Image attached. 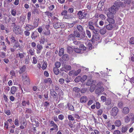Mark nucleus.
I'll return each mask as SVG.
<instances>
[{
    "instance_id": "58",
    "label": "nucleus",
    "mask_w": 134,
    "mask_h": 134,
    "mask_svg": "<svg viewBox=\"0 0 134 134\" xmlns=\"http://www.w3.org/2000/svg\"><path fill=\"white\" fill-rule=\"evenodd\" d=\"M11 14L14 16H15L16 14V11L15 9H13L11 12Z\"/></svg>"
},
{
    "instance_id": "44",
    "label": "nucleus",
    "mask_w": 134,
    "mask_h": 134,
    "mask_svg": "<svg viewBox=\"0 0 134 134\" xmlns=\"http://www.w3.org/2000/svg\"><path fill=\"white\" fill-rule=\"evenodd\" d=\"M64 67L68 70H70L71 69V66L69 65H64Z\"/></svg>"
},
{
    "instance_id": "13",
    "label": "nucleus",
    "mask_w": 134,
    "mask_h": 134,
    "mask_svg": "<svg viewBox=\"0 0 134 134\" xmlns=\"http://www.w3.org/2000/svg\"><path fill=\"white\" fill-rule=\"evenodd\" d=\"M130 125H127L123 126L121 128V132H122L125 133L129 128Z\"/></svg>"
},
{
    "instance_id": "7",
    "label": "nucleus",
    "mask_w": 134,
    "mask_h": 134,
    "mask_svg": "<svg viewBox=\"0 0 134 134\" xmlns=\"http://www.w3.org/2000/svg\"><path fill=\"white\" fill-rule=\"evenodd\" d=\"M88 27L89 29L93 31H95L96 32V30L95 29L94 27L93 26L94 23L91 21H89L88 22Z\"/></svg>"
},
{
    "instance_id": "54",
    "label": "nucleus",
    "mask_w": 134,
    "mask_h": 134,
    "mask_svg": "<svg viewBox=\"0 0 134 134\" xmlns=\"http://www.w3.org/2000/svg\"><path fill=\"white\" fill-rule=\"evenodd\" d=\"M73 90L76 92H78L80 91V89L77 87H75L73 88Z\"/></svg>"
},
{
    "instance_id": "41",
    "label": "nucleus",
    "mask_w": 134,
    "mask_h": 134,
    "mask_svg": "<svg viewBox=\"0 0 134 134\" xmlns=\"http://www.w3.org/2000/svg\"><path fill=\"white\" fill-rule=\"evenodd\" d=\"M81 77L80 76H79L77 77L74 80L76 82H78L80 81L81 82Z\"/></svg>"
},
{
    "instance_id": "8",
    "label": "nucleus",
    "mask_w": 134,
    "mask_h": 134,
    "mask_svg": "<svg viewBox=\"0 0 134 134\" xmlns=\"http://www.w3.org/2000/svg\"><path fill=\"white\" fill-rule=\"evenodd\" d=\"M97 32V31L95 32V31H93L94 34L93 35L92 39L98 41L100 39V35L96 33Z\"/></svg>"
},
{
    "instance_id": "56",
    "label": "nucleus",
    "mask_w": 134,
    "mask_h": 134,
    "mask_svg": "<svg viewBox=\"0 0 134 134\" xmlns=\"http://www.w3.org/2000/svg\"><path fill=\"white\" fill-rule=\"evenodd\" d=\"M10 40L12 42V43H14L16 42V40L15 37L13 36H12L11 37H10Z\"/></svg>"
},
{
    "instance_id": "53",
    "label": "nucleus",
    "mask_w": 134,
    "mask_h": 134,
    "mask_svg": "<svg viewBox=\"0 0 134 134\" xmlns=\"http://www.w3.org/2000/svg\"><path fill=\"white\" fill-rule=\"evenodd\" d=\"M96 87H97V88H100L102 87H103L102 86V83L100 82L98 83Z\"/></svg>"
},
{
    "instance_id": "29",
    "label": "nucleus",
    "mask_w": 134,
    "mask_h": 134,
    "mask_svg": "<svg viewBox=\"0 0 134 134\" xmlns=\"http://www.w3.org/2000/svg\"><path fill=\"white\" fill-rule=\"evenodd\" d=\"M10 20L12 22V24H13V25H16V23H17L16 18L15 17H12L10 19Z\"/></svg>"
},
{
    "instance_id": "6",
    "label": "nucleus",
    "mask_w": 134,
    "mask_h": 134,
    "mask_svg": "<svg viewBox=\"0 0 134 134\" xmlns=\"http://www.w3.org/2000/svg\"><path fill=\"white\" fill-rule=\"evenodd\" d=\"M50 93L51 95L53 97L54 99L56 100H57L58 97L57 94L53 89H51L50 90Z\"/></svg>"
},
{
    "instance_id": "25",
    "label": "nucleus",
    "mask_w": 134,
    "mask_h": 134,
    "mask_svg": "<svg viewBox=\"0 0 134 134\" xmlns=\"http://www.w3.org/2000/svg\"><path fill=\"white\" fill-rule=\"evenodd\" d=\"M26 68V66L25 65H24L21 67L19 71V73L21 74L25 72Z\"/></svg>"
},
{
    "instance_id": "33",
    "label": "nucleus",
    "mask_w": 134,
    "mask_h": 134,
    "mask_svg": "<svg viewBox=\"0 0 134 134\" xmlns=\"http://www.w3.org/2000/svg\"><path fill=\"white\" fill-rule=\"evenodd\" d=\"M106 30L104 28H103L100 29L99 30L100 33L102 35L104 34L106 32Z\"/></svg>"
},
{
    "instance_id": "21",
    "label": "nucleus",
    "mask_w": 134,
    "mask_h": 134,
    "mask_svg": "<svg viewBox=\"0 0 134 134\" xmlns=\"http://www.w3.org/2000/svg\"><path fill=\"white\" fill-rule=\"evenodd\" d=\"M63 60L64 61H68L69 59V57L68 55L65 54H64L62 57Z\"/></svg>"
},
{
    "instance_id": "28",
    "label": "nucleus",
    "mask_w": 134,
    "mask_h": 134,
    "mask_svg": "<svg viewBox=\"0 0 134 134\" xmlns=\"http://www.w3.org/2000/svg\"><path fill=\"white\" fill-rule=\"evenodd\" d=\"M42 34L44 36H49L50 34V31L47 30V31H43L42 32Z\"/></svg>"
},
{
    "instance_id": "4",
    "label": "nucleus",
    "mask_w": 134,
    "mask_h": 134,
    "mask_svg": "<svg viewBox=\"0 0 134 134\" xmlns=\"http://www.w3.org/2000/svg\"><path fill=\"white\" fill-rule=\"evenodd\" d=\"M118 9V7L114 5L112 6L110 8H109L108 11L113 14H115L116 11H117Z\"/></svg>"
},
{
    "instance_id": "37",
    "label": "nucleus",
    "mask_w": 134,
    "mask_h": 134,
    "mask_svg": "<svg viewBox=\"0 0 134 134\" xmlns=\"http://www.w3.org/2000/svg\"><path fill=\"white\" fill-rule=\"evenodd\" d=\"M20 46L18 41H16L15 42L13 47L16 49L17 48L20 47Z\"/></svg>"
},
{
    "instance_id": "63",
    "label": "nucleus",
    "mask_w": 134,
    "mask_h": 134,
    "mask_svg": "<svg viewBox=\"0 0 134 134\" xmlns=\"http://www.w3.org/2000/svg\"><path fill=\"white\" fill-rule=\"evenodd\" d=\"M87 47L90 50H91L92 48V46L91 43L89 42L87 44Z\"/></svg>"
},
{
    "instance_id": "61",
    "label": "nucleus",
    "mask_w": 134,
    "mask_h": 134,
    "mask_svg": "<svg viewBox=\"0 0 134 134\" xmlns=\"http://www.w3.org/2000/svg\"><path fill=\"white\" fill-rule=\"evenodd\" d=\"M61 65L60 63L59 62H57L55 64V67L59 68Z\"/></svg>"
},
{
    "instance_id": "15",
    "label": "nucleus",
    "mask_w": 134,
    "mask_h": 134,
    "mask_svg": "<svg viewBox=\"0 0 134 134\" xmlns=\"http://www.w3.org/2000/svg\"><path fill=\"white\" fill-rule=\"evenodd\" d=\"M68 40L70 41H73L75 39V36L74 34H70L68 36Z\"/></svg>"
},
{
    "instance_id": "26",
    "label": "nucleus",
    "mask_w": 134,
    "mask_h": 134,
    "mask_svg": "<svg viewBox=\"0 0 134 134\" xmlns=\"http://www.w3.org/2000/svg\"><path fill=\"white\" fill-rule=\"evenodd\" d=\"M64 50L63 48H62L60 49L59 51L58 55L60 56H62L64 53Z\"/></svg>"
},
{
    "instance_id": "3",
    "label": "nucleus",
    "mask_w": 134,
    "mask_h": 134,
    "mask_svg": "<svg viewBox=\"0 0 134 134\" xmlns=\"http://www.w3.org/2000/svg\"><path fill=\"white\" fill-rule=\"evenodd\" d=\"M22 81L25 84L29 85L30 83V80L29 77L26 74H24L22 76Z\"/></svg>"
},
{
    "instance_id": "45",
    "label": "nucleus",
    "mask_w": 134,
    "mask_h": 134,
    "mask_svg": "<svg viewBox=\"0 0 134 134\" xmlns=\"http://www.w3.org/2000/svg\"><path fill=\"white\" fill-rule=\"evenodd\" d=\"M44 82L46 83H49V84H51L52 83V81L51 78H48L44 80Z\"/></svg>"
},
{
    "instance_id": "5",
    "label": "nucleus",
    "mask_w": 134,
    "mask_h": 134,
    "mask_svg": "<svg viewBox=\"0 0 134 134\" xmlns=\"http://www.w3.org/2000/svg\"><path fill=\"white\" fill-rule=\"evenodd\" d=\"M119 110L118 108L114 107L111 110V114L114 116H116L118 113Z\"/></svg>"
},
{
    "instance_id": "27",
    "label": "nucleus",
    "mask_w": 134,
    "mask_h": 134,
    "mask_svg": "<svg viewBox=\"0 0 134 134\" xmlns=\"http://www.w3.org/2000/svg\"><path fill=\"white\" fill-rule=\"evenodd\" d=\"M67 52L69 54L72 53L73 51L72 48L70 46L68 47L67 48Z\"/></svg>"
},
{
    "instance_id": "22",
    "label": "nucleus",
    "mask_w": 134,
    "mask_h": 134,
    "mask_svg": "<svg viewBox=\"0 0 134 134\" xmlns=\"http://www.w3.org/2000/svg\"><path fill=\"white\" fill-rule=\"evenodd\" d=\"M39 21V18L37 19H36L35 20L34 23V25H33L35 27V28L38 26Z\"/></svg>"
},
{
    "instance_id": "17",
    "label": "nucleus",
    "mask_w": 134,
    "mask_h": 134,
    "mask_svg": "<svg viewBox=\"0 0 134 134\" xmlns=\"http://www.w3.org/2000/svg\"><path fill=\"white\" fill-rule=\"evenodd\" d=\"M129 108L127 107H124L122 110V113L125 114H128L129 112Z\"/></svg>"
},
{
    "instance_id": "2",
    "label": "nucleus",
    "mask_w": 134,
    "mask_h": 134,
    "mask_svg": "<svg viewBox=\"0 0 134 134\" xmlns=\"http://www.w3.org/2000/svg\"><path fill=\"white\" fill-rule=\"evenodd\" d=\"M73 34L75 36V38H77L78 40H80L83 39L85 37L84 35L82 34H80V33L77 31L75 30L74 31Z\"/></svg>"
},
{
    "instance_id": "51",
    "label": "nucleus",
    "mask_w": 134,
    "mask_h": 134,
    "mask_svg": "<svg viewBox=\"0 0 134 134\" xmlns=\"http://www.w3.org/2000/svg\"><path fill=\"white\" fill-rule=\"evenodd\" d=\"M74 50L76 53H80L81 52L80 49H79V48H74Z\"/></svg>"
},
{
    "instance_id": "47",
    "label": "nucleus",
    "mask_w": 134,
    "mask_h": 134,
    "mask_svg": "<svg viewBox=\"0 0 134 134\" xmlns=\"http://www.w3.org/2000/svg\"><path fill=\"white\" fill-rule=\"evenodd\" d=\"M47 67V63L46 62L43 61V64L42 65L41 68L43 70H45Z\"/></svg>"
},
{
    "instance_id": "32",
    "label": "nucleus",
    "mask_w": 134,
    "mask_h": 134,
    "mask_svg": "<svg viewBox=\"0 0 134 134\" xmlns=\"http://www.w3.org/2000/svg\"><path fill=\"white\" fill-rule=\"evenodd\" d=\"M96 85L95 84H93L90 87V91L91 92H93L95 90Z\"/></svg>"
},
{
    "instance_id": "55",
    "label": "nucleus",
    "mask_w": 134,
    "mask_h": 134,
    "mask_svg": "<svg viewBox=\"0 0 134 134\" xmlns=\"http://www.w3.org/2000/svg\"><path fill=\"white\" fill-rule=\"evenodd\" d=\"M31 13L30 12H29L27 13V18L29 22L31 19Z\"/></svg>"
},
{
    "instance_id": "62",
    "label": "nucleus",
    "mask_w": 134,
    "mask_h": 134,
    "mask_svg": "<svg viewBox=\"0 0 134 134\" xmlns=\"http://www.w3.org/2000/svg\"><path fill=\"white\" fill-rule=\"evenodd\" d=\"M103 112L102 109H100L97 111V115L98 116H100L102 115Z\"/></svg>"
},
{
    "instance_id": "48",
    "label": "nucleus",
    "mask_w": 134,
    "mask_h": 134,
    "mask_svg": "<svg viewBox=\"0 0 134 134\" xmlns=\"http://www.w3.org/2000/svg\"><path fill=\"white\" fill-rule=\"evenodd\" d=\"M80 48L81 50L86 51V47L83 44H81L80 45Z\"/></svg>"
},
{
    "instance_id": "60",
    "label": "nucleus",
    "mask_w": 134,
    "mask_h": 134,
    "mask_svg": "<svg viewBox=\"0 0 134 134\" xmlns=\"http://www.w3.org/2000/svg\"><path fill=\"white\" fill-rule=\"evenodd\" d=\"M129 42L131 44H134V37H131L130 40Z\"/></svg>"
},
{
    "instance_id": "64",
    "label": "nucleus",
    "mask_w": 134,
    "mask_h": 134,
    "mask_svg": "<svg viewBox=\"0 0 134 134\" xmlns=\"http://www.w3.org/2000/svg\"><path fill=\"white\" fill-rule=\"evenodd\" d=\"M101 101L103 102H105L107 99L106 97L103 96H101Z\"/></svg>"
},
{
    "instance_id": "42",
    "label": "nucleus",
    "mask_w": 134,
    "mask_h": 134,
    "mask_svg": "<svg viewBox=\"0 0 134 134\" xmlns=\"http://www.w3.org/2000/svg\"><path fill=\"white\" fill-rule=\"evenodd\" d=\"M35 50L34 49L31 48L29 50V54H30L31 55H34Z\"/></svg>"
},
{
    "instance_id": "20",
    "label": "nucleus",
    "mask_w": 134,
    "mask_h": 134,
    "mask_svg": "<svg viewBox=\"0 0 134 134\" xmlns=\"http://www.w3.org/2000/svg\"><path fill=\"white\" fill-rule=\"evenodd\" d=\"M77 28L79 32H84L83 28L81 25H77Z\"/></svg>"
},
{
    "instance_id": "9",
    "label": "nucleus",
    "mask_w": 134,
    "mask_h": 134,
    "mask_svg": "<svg viewBox=\"0 0 134 134\" xmlns=\"http://www.w3.org/2000/svg\"><path fill=\"white\" fill-rule=\"evenodd\" d=\"M25 24L26 26L25 28L26 30L29 31L33 30L35 29V27L31 25L27 24Z\"/></svg>"
},
{
    "instance_id": "57",
    "label": "nucleus",
    "mask_w": 134,
    "mask_h": 134,
    "mask_svg": "<svg viewBox=\"0 0 134 134\" xmlns=\"http://www.w3.org/2000/svg\"><path fill=\"white\" fill-rule=\"evenodd\" d=\"M99 17L102 20H105L106 17L103 14H101L99 15Z\"/></svg>"
},
{
    "instance_id": "35",
    "label": "nucleus",
    "mask_w": 134,
    "mask_h": 134,
    "mask_svg": "<svg viewBox=\"0 0 134 134\" xmlns=\"http://www.w3.org/2000/svg\"><path fill=\"white\" fill-rule=\"evenodd\" d=\"M114 124L116 126L119 127L121 125V121L119 120H117L115 122Z\"/></svg>"
},
{
    "instance_id": "52",
    "label": "nucleus",
    "mask_w": 134,
    "mask_h": 134,
    "mask_svg": "<svg viewBox=\"0 0 134 134\" xmlns=\"http://www.w3.org/2000/svg\"><path fill=\"white\" fill-rule=\"evenodd\" d=\"M87 78V76L86 75H83L82 77H81V82H83L85 81Z\"/></svg>"
},
{
    "instance_id": "11",
    "label": "nucleus",
    "mask_w": 134,
    "mask_h": 134,
    "mask_svg": "<svg viewBox=\"0 0 134 134\" xmlns=\"http://www.w3.org/2000/svg\"><path fill=\"white\" fill-rule=\"evenodd\" d=\"M18 26H16V25H14L13 31L16 34H20V32Z\"/></svg>"
},
{
    "instance_id": "31",
    "label": "nucleus",
    "mask_w": 134,
    "mask_h": 134,
    "mask_svg": "<svg viewBox=\"0 0 134 134\" xmlns=\"http://www.w3.org/2000/svg\"><path fill=\"white\" fill-rule=\"evenodd\" d=\"M22 105L23 106H26V105H29L30 104V102L29 100H28L26 102L25 100H23L22 102Z\"/></svg>"
},
{
    "instance_id": "49",
    "label": "nucleus",
    "mask_w": 134,
    "mask_h": 134,
    "mask_svg": "<svg viewBox=\"0 0 134 134\" xmlns=\"http://www.w3.org/2000/svg\"><path fill=\"white\" fill-rule=\"evenodd\" d=\"M130 119L132 120H134V114L133 113H129L128 114Z\"/></svg>"
},
{
    "instance_id": "19",
    "label": "nucleus",
    "mask_w": 134,
    "mask_h": 134,
    "mask_svg": "<svg viewBox=\"0 0 134 134\" xmlns=\"http://www.w3.org/2000/svg\"><path fill=\"white\" fill-rule=\"evenodd\" d=\"M61 24L60 22H55L53 26L55 29H57L61 26Z\"/></svg>"
},
{
    "instance_id": "46",
    "label": "nucleus",
    "mask_w": 134,
    "mask_h": 134,
    "mask_svg": "<svg viewBox=\"0 0 134 134\" xmlns=\"http://www.w3.org/2000/svg\"><path fill=\"white\" fill-rule=\"evenodd\" d=\"M124 119L125 122L127 123L129 122L130 120V118L128 116V115L125 117Z\"/></svg>"
},
{
    "instance_id": "43",
    "label": "nucleus",
    "mask_w": 134,
    "mask_h": 134,
    "mask_svg": "<svg viewBox=\"0 0 134 134\" xmlns=\"http://www.w3.org/2000/svg\"><path fill=\"white\" fill-rule=\"evenodd\" d=\"M93 82L94 81L92 79H90L86 83V85L87 86H90L93 83Z\"/></svg>"
},
{
    "instance_id": "50",
    "label": "nucleus",
    "mask_w": 134,
    "mask_h": 134,
    "mask_svg": "<svg viewBox=\"0 0 134 134\" xmlns=\"http://www.w3.org/2000/svg\"><path fill=\"white\" fill-rule=\"evenodd\" d=\"M69 103H68L67 104V105L68 106V108L69 110H71L73 111L74 110V109L73 106L71 105H69Z\"/></svg>"
},
{
    "instance_id": "39",
    "label": "nucleus",
    "mask_w": 134,
    "mask_h": 134,
    "mask_svg": "<svg viewBox=\"0 0 134 134\" xmlns=\"http://www.w3.org/2000/svg\"><path fill=\"white\" fill-rule=\"evenodd\" d=\"M58 68L54 67L53 69V70L55 74L57 75L59 73V70L58 69Z\"/></svg>"
},
{
    "instance_id": "1",
    "label": "nucleus",
    "mask_w": 134,
    "mask_h": 134,
    "mask_svg": "<svg viewBox=\"0 0 134 134\" xmlns=\"http://www.w3.org/2000/svg\"><path fill=\"white\" fill-rule=\"evenodd\" d=\"M77 15L78 18L80 19H86L88 18L89 17V14L87 12H82L81 11H79L77 13Z\"/></svg>"
},
{
    "instance_id": "18",
    "label": "nucleus",
    "mask_w": 134,
    "mask_h": 134,
    "mask_svg": "<svg viewBox=\"0 0 134 134\" xmlns=\"http://www.w3.org/2000/svg\"><path fill=\"white\" fill-rule=\"evenodd\" d=\"M114 5L116 6L117 7H122L123 6L124 4L123 2H115Z\"/></svg>"
},
{
    "instance_id": "24",
    "label": "nucleus",
    "mask_w": 134,
    "mask_h": 134,
    "mask_svg": "<svg viewBox=\"0 0 134 134\" xmlns=\"http://www.w3.org/2000/svg\"><path fill=\"white\" fill-rule=\"evenodd\" d=\"M114 18H108L107 19V21L109 22V24H114L115 23V21L113 19Z\"/></svg>"
},
{
    "instance_id": "34",
    "label": "nucleus",
    "mask_w": 134,
    "mask_h": 134,
    "mask_svg": "<svg viewBox=\"0 0 134 134\" xmlns=\"http://www.w3.org/2000/svg\"><path fill=\"white\" fill-rule=\"evenodd\" d=\"M17 56L18 57H19L20 59H23L25 57V53H19L17 54Z\"/></svg>"
},
{
    "instance_id": "36",
    "label": "nucleus",
    "mask_w": 134,
    "mask_h": 134,
    "mask_svg": "<svg viewBox=\"0 0 134 134\" xmlns=\"http://www.w3.org/2000/svg\"><path fill=\"white\" fill-rule=\"evenodd\" d=\"M111 99L109 98L107 99L105 101V104L107 105H110L111 104Z\"/></svg>"
},
{
    "instance_id": "38",
    "label": "nucleus",
    "mask_w": 134,
    "mask_h": 134,
    "mask_svg": "<svg viewBox=\"0 0 134 134\" xmlns=\"http://www.w3.org/2000/svg\"><path fill=\"white\" fill-rule=\"evenodd\" d=\"M16 90V88L14 86H13L11 87V93L12 94H14Z\"/></svg>"
},
{
    "instance_id": "23",
    "label": "nucleus",
    "mask_w": 134,
    "mask_h": 134,
    "mask_svg": "<svg viewBox=\"0 0 134 134\" xmlns=\"http://www.w3.org/2000/svg\"><path fill=\"white\" fill-rule=\"evenodd\" d=\"M105 27L107 29L109 30H111L113 28V25L111 24H109L106 25Z\"/></svg>"
},
{
    "instance_id": "14",
    "label": "nucleus",
    "mask_w": 134,
    "mask_h": 134,
    "mask_svg": "<svg viewBox=\"0 0 134 134\" xmlns=\"http://www.w3.org/2000/svg\"><path fill=\"white\" fill-rule=\"evenodd\" d=\"M104 90V88L102 87L100 88H97L95 91V93L96 94H99L103 92Z\"/></svg>"
},
{
    "instance_id": "16",
    "label": "nucleus",
    "mask_w": 134,
    "mask_h": 134,
    "mask_svg": "<svg viewBox=\"0 0 134 134\" xmlns=\"http://www.w3.org/2000/svg\"><path fill=\"white\" fill-rule=\"evenodd\" d=\"M38 34L37 32L35 31L32 33L31 37L32 40L35 39L37 37V35Z\"/></svg>"
},
{
    "instance_id": "59",
    "label": "nucleus",
    "mask_w": 134,
    "mask_h": 134,
    "mask_svg": "<svg viewBox=\"0 0 134 134\" xmlns=\"http://www.w3.org/2000/svg\"><path fill=\"white\" fill-rule=\"evenodd\" d=\"M24 34L26 36H29L30 34V32L29 31L25 30L24 31Z\"/></svg>"
},
{
    "instance_id": "40",
    "label": "nucleus",
    "mask_w": 134,
    "mask_h": 134,
    "mask_svg": "<svg viewBox=\"0 0 134 134\" xmlns=\"http://www.w3.org/2000/svg\"><path fill=\"white\" fill-rule=\"evenodd\" d=\"M45 40V37L43 36L41 37L40 42V44H43Z\"/></svg>"
},
{
    "instance_id": "10",
    "label": "nucleus",
    "mask_w": 134,
    "mask_h": 134,
    "mask_svg": "<svg viewBox=\"0 0 134 134\" xmlns=\"http://www.w3.org/2000/svg\"><path fill=\"white\" fill-rule=\"evenodd\" d=\"M43 49V47L42 45L38 44L37 46L36 49V53L38 54H39L41 52L42 50Z\"/></svg>"
},
{
    "instance_id": "30",
    "label": "nucleus",
    "mask_w": 134,
    "mask_h": 134,
    "mask_svg": "<svg viewBox=\"0 0 134 134\" xmlns=\"http://www.w3.org/2000/svg\"><path fill=\"white\" fill-rule=\"evenodd\" d=\"M113 14V13H111L109 12H108L107 13V17L109 18H114V14Z\"/></svg>"
},
{
    "instance_id": "12",
    "label": "nucleus",
    "mask_w": 134,
    "mask_h": 134,
    "mask_svg": "<svg viewBox=\"0 0 134 134\" xmlns=\"http://www.w3.org/2000/svg\"><path fill=\"white\" fill-rule=\"evenodd\" d=\"M88 100L87 97L86 96H83L81 97L80 98V102L81 103H85Z\"/></svg>"
}]
</instances>
